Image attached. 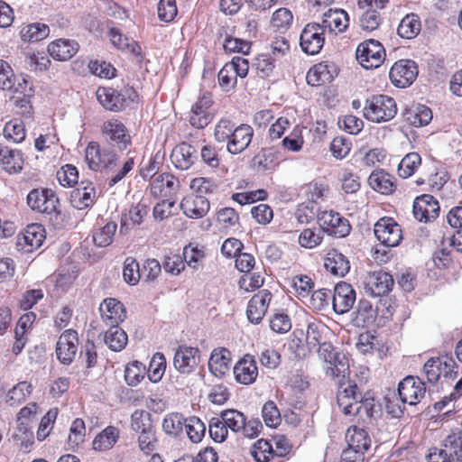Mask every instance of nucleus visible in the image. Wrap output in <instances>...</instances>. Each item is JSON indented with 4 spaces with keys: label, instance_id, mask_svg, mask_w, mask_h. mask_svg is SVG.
Segmentation results:
<instances>
[{
    "label": "nucleus",
    "instance_id": "f257e3e1",
    "mask_svg": "<svg viewBox=\"0 0 462 462\" xmlns=\"http://www.w3.org/2000/svg\"><path fill=\"white\" fill-rule=\"evenodd\" d=\"M319 358L322 361L323 371L326 376L336 382L350 375L348 357L339 352L329 342L319 344L318 348Z\"/></svg>",
    "mask_w": 462,
    "mask_h": 462
},
{
    "label": "nucleus",
    "instance_id": "f03ea898",
    "mask_svg": "<svg viewBox=\"0 0 462 462\" xmlns=\"http://www.w3.org/2000/svg\"><path fill=\"white\" fill-rule=\"evenodd\" d=\"M118 158L115 148L108 144L101 146L97 141L89 142L84 151L85 162L95 172L112 171L116 166Z\"/></svg>",
    "mask_w": 462,
    "mask_h": 462
},
{
    "label": "nucleus",
    "instance_id": "7ed1b4c3",
    "mask_svg": "<svg viewBox=\"0 0 462 462\" xmlns=\"http://www.w3.org/2000/svg\"><path fill=\"white\" fill-rule=\"evenodd\" d=\"M397 104L393 97L378 94L373 95L365 100L363 107L364 117L372 123L389 122L396 116Z\"/></svg>",
    "mask_w": 462,
    "mask_h": 462
},
{
    "label": "nucleus",
    "instance_id": "20e7f679",
    "mask_svg": "<svg viewBox=\"0 0 462 462\" xmlns=\"http://www.w3.org/2000/svg\"><path fill=\"white\" fill-rule=\"evenodd\" d=\"M223 420L232 432L248 439L259 436L263 424L258 419H247L242 411L236 409H227L220 412Z\"/></svg>",
    "mask_w": 462,
    "mask_h": 462
},
{
    "label": "nucleus",
    "instance_id": "39448f33",
    "mask_svg": "<svg viewBox=\"0 0 462 462\" xmlns=\"http://www.w3.org/2000/svg\"><path fill=\"white\" fill-rule=\"evenodd\" d=\"M423 373L430 383H436L441 376L454 379L458 375L457 365L452 356L445 354L429 358L423 366Z\"/></svg>",
    "mask_w": 462,
    "mask_h": 462
},
{
    "label": "nucleus",
    "instance_id": "423d86ee",
    "mask_svg": "<svg viewBox=\"0 0 462 462\" xmlns=\"http://www.w3.org/2000/svg\"><path fill=\"white\" fill-rule=\"evenodd\" d=\"M100 134L107 144L123 152L132 145V136L126 125L118 118L105 120L100 125Z\"/></svg>",
    "mask_w": 462,
    "mask_h": 462
},
{
    "label": "nucleus",
    "instance_id": "0eeeda50",
    "mask_svg": "<svg viewBox=\"0 0 462 462\" xmlns=\"http://www.w3.org/2000/svg\"><path fill=\"white\" fill-rule=\"evenodd\" d=\"M356 58L363 68L373 69L379 68L383 63L386 52L379 41L368 39L358 44Z\"/></svg>",
    "mask_w": 462,
    "mask_h": 462
},
{
    "label": "nucleus",
    "instance_id": "6e6552de",
    "mask_svg": "<svg viewBox=\"0 0 462 462\" xmlns=\"http://www.w3.org/2000/svg\"><path fill=\"white\" fill-rule=\"evenodd\" d=\"M26 200L32 211L49 216L60 213V200L51 189H33L28 193Z\"/></svg>",
    "mask_w": 462,
    "mask_h": 462
},
{
    "label": "nucleus",
    "instance_id": "1a4fd4ad",
    "mask_svg": "<svg viewBox=\"0 0 462 462\" xmlns=\"http://www.w3.org/2000/svg\"><path fill=\"white\" fill-rule=\"evenodd\" d=\"M248 71V60L242 57H234L219 70L217 74L218 84L224 91L233 90L237 84V78H245Z\"/></svg>",
    "mask_w": 462,
    "mask_h": 462
},
{
    "label": "nucleus",
    "instance_id": "9d476101",
    "mask_svg": "<svg viewBox=\"0 0 462 462\" xmlns=\"http://www.w3.org/2000/svg\"><path fill=\"white\" fill-rule=\"evenodd\" d=\"M443 446L444 448L430 449L428 462H462V437L450 433Z\"/></svg>",
    "mask_w": 462,
    "mask_h": 462
},
{
    "label": "nucleus",
    "instance_id": "9b49d317",
    "mask_svg": "<svg viewBox=\"0 0 462 462\" xmlns=\"http://www.w3.org/2000/svg\"><path fill=\"white\" fill-rule=\"evenodd\" d=\"M374 232L378 241L386 247L397 246L402 240L401 226L390 217H381L374 224Z\"/></svg>",
    "mask_w": 462,
    "mask_h": 462
},
{
    "label": "nucleus",
    "instance_id": "f8f14e48",
    "mask_svg": "<svg viewBox=\"0 0 462 462\" xmlns=\"http://www.w3.org/2000/svg\"><path fill=\"white\" fill-rule=\"evenodd\" d=\"M46 238L42 225L32 223L28 225L16 236V249L22 253H32L37 250Z\"/></svg>",
    "mask_w": 462,
    "mask_h": 462
},
{
    "label": "nucleus",
    "instance_id": "ddd939ff",
    "mask_svg": "<svg viewBox=\"0 0 462 462\" xmlns=\"http://www.w3.org/2000/svg\"><path fill=\"white\" fill-rule=\"evenodd\" d=\"M318 221L322 232L337 237H346L351 231L349 221L338 212L325 210L319 214Z\"/></svg>",
    "mask_w": 462,
    "mask_h": 462
},
{
    "label": "nucleus",
    "instance_id": "4468645a",
    "mask_svg": "<svg viewBox=\"0 0 462 462\" xmlns=\"http://www.w3.org/2000/svg\"><path fill=\"white\" fill-rule=\"evenodd\" d=\"M418 66L411 60H399L393 63L389 71V78L396 88L411 86L418 76Z\"/></svg>",
    "mask_w": 462,
    "mask_h": 462
},
{
    "label": "nucleus",
    "instance_id": "2eb2a0df",
    "mask_svg": "<svg viewBox=\"0 0 462 462\" xmlns=\"http://www.w3.org/2000/svg\"><path fill=\"white\" fill-rule=\"evenodd\" d=\"M79 347V335L73 328L65 329L58 338L55 347L57 359L65 365H70Z\"/></svg>",
    "mask_w": 462,
    "mask_h": 462
},
{
    "label": "nucleus",
    "instance_id": "dca6fc26",
    "mask_svg": "<svg viewBox=\"0 0 462 462\" xmlns=\"http://www.w3.org/2000/svg\"><path fill=\"white\" fill-rule=\"evenodd\" d=\"M398 394L402 402L416 405L425 397V383L418 376L408 375L398 384Z\"/></svg>",
    "mask_w": 462,
    "mask_h": 462
},
{
    "label": "nucleus",
    "instance_id": "f3484780",
    "mask_svg": "<svg viewBox=\"0 0 462 462\" xmlns=\"http://www.w3.org/2000/svg\"><path fill=\"white\" fill-rule=\"evenodd\" d=\"M199 362L200 351L198 347L181 345L176 348L173 356V366L180 374H191L196 370Z\"/></svg>",
    "mask_w": 462,
    "mask_h": 462
},
{
    "label": "nucleus",
    "instance_id": "a211bd4d",
    "mask_svg": "<svg viewBox=\"0 0 462 462\" xmlns=\"http://www.w3.org/2000/svg\"><path fill=\"white\" fill-rule=\"evenodd\" d=\"M324 29L319 23H308L302 30L300 37V45L307 54H318L325 42Z\"/></svg>",
    "mask_w": 462,
    "mask_h": 462
},
{
    "label": "nucleus",
    "instance_id": "6ab92c4d",
    "mask_svg": "<svg viewBox=\"0 0 462 462\" xmlns=\"http://www.w3.org/2000/svg\"><path fill=\"white\" fill-rule=\"evenodd\" d=\"M101 320L107 327H118L126 318L124 304L115 298L105 299L99 306Z\"/></svg>",
    "mask_w": 462,
    "mask_h": 462
},
{
    "label": "nucleus",
    "instance_id": "aec40b11",
    "mask_svg": "<svg viewBox=\"0 0 462 462\" xmlns=\"http://www.w3.org/2000/svg\"><path fill=\"white\" fill-rule=\"evenodd\" d=\"M273 300V294L269 290H260L248 301L246 308V316L253 324H259L264 318L270 303Z\"/></svg>",
    "mask_w": 462,
    "mask_h": 462
},
{
    "label": "nucleus",
    "instance_id": "412c9836",
    "mask_svg": "<svg viewBox=\"0 0 462 462\" xmlns=\"http://www.w3.org/2000/svg\"><path fill=\"white\" fill-rule=\"evenodd\" d=\"M356 294L351 284L346 282H339L334 288L332 295L333 310L339 315L348 312L355 301Z\"/></svg>",
    "mask_w": 462,
    "mask_h": 462
},
{
    "label": "nucleus",
    "instance_id": "4be33fe9",
    "mask_svg": "<svg viewBox=\"0 0 462 462\" xmlns=\"http://www.w3.org/2000/svg\"><path fill=\"white\" fill-rule=\"evenodd\" d=\"M412 212L414 217L420 222L431 221L439 216V201L430 194L418 196L414 199Z\"/></svg>",
    "mask_w": 462,
    "mask_h": 462
},
{
    "label": "nucleus",
    "instance_id": "5701e85b",
    "mask_svg": "<svg viewBox=\"0 0 462 462\" xmlns=\"http://www.w3.org/2000/svg\"><path fill=\"white\" fill-rule=\"evenodd\" d=\"M212 105L210 93L201 95L191 107L190 125L198 129L205 128L212 120V114L209 111Z\"/></svg>",
    "mask_w": 462,
    "mask_h": 462
},
{
    "label": "nucleus",
    "instance_id": "b1692460",
    "mask_svg": "<svg viewBox=\"0 0 462 462\" xmlns=\"http://www.w3.org/2000/svg\"><path fill=\"white\" fill-rule=\"evenodd\" d=\"M236 381L238 383L249 385L254 383L258 376V367L254 356L245 355L233 368Z\"/></svg>",
    "mask_w": 462,
    "mask_h": 462
},
{
    "label": "nucleus",
    "instance_id": "393cba45",
    "mask_svg": "<svg viewBox=\"0 0 462 462\" xmlns=\"http://www.w3.org/2000/svg\"><path fill=\"white\" fill-rule=\"evenodd\" d=\"M424 174L427 176L429 189L432 192L439 191L449 180V173L443 163L437 160H430L424 163Z\"/></svg>",
    "mask_w": 462,
    "mask_h": 462
},
{
    "label": "nucleus",
    "instance_id": "a878e982",
    "mask_svg": "<svg viewBox=\"0 0 462 462\" xmlns=\"http://www.w3.org/2000/svg\"><path fill=\"white\" fill-rule=\"evenodd\" d=\"M394 286L393 275L383 271H374L366 278L365 289L374 296L387 295Z\"/></svg>",
    "mask_w": 462,
    "mask_h": 462
},
{
    "label": "nucleus",
    "instance_id": "bb28decb",
    "mask_svg": "<svg viewBox=\"0 0 462 462\" xmlns=\"http://www.w3.org/2000/svg\"><path fill=\"white\" fill-rule=\"evenodd\" d=\"M96 95L100 105L108 111L120 112L127 106L125 95L116 88L99 87Z\"/></svg>",
    "mask_w": 462,
    "mask_h": 462
},
{
    "label": "nucleus",
    "instance_id": "cd10ccee",
    "mask_svg": "<svg viewBox=\"0 0 462 462\" xmlns=\"http://www.w3.org/2000/svg\"><path fill=\"white\" fill-rule=\"evenodd\" d=\"M97 199V190L93 182L83 180L79 186L71 192L70 202L72 206L83 210L91 207Z\"/></svg>",
    "mask_w": 462,
    "mask_h": 462
},
{
    "label": "nucleus",
    "instance_id": "c85d7f7f",
    "mask_svg": "<svg viewBox=\"0 0 462 462\" xmlns=\"http://www.w3.org/2000/svg\"><path fill=\"white\" fill-rule=\"evenodd\" d=\"M254 136L253 128L246 124H242L233 129V134L226 143V149L232 154L244 152L251 143Z\"/></svg>",
    "mask_w": 462,
    "mask_h": 462
},
{
    "label": "nucleus",
    "instance_id": "c756f323",
    "mask_svg": "<svg viewBox=\"0 0 462 462\" xmlns=\"http://www.w3.org/2000/svg\"><path fill=\"white\" fill-rule=\"evenodd\" d=\"M324 268L333 276L344 277L350 271V262L337 249L331 248L324 257Z\"/></svg>",
    "mask_w": 462,
    "mask_h": 462
},
{
    "label": "nucleus",
    "instance_id": "7c9ffc66",
    "mask_svg": "<svg viewBox=\"0 0 462 462\" xmlns=\"http://www.w3.org/2000/svg\"><path fill=\"white\" fill-rule=\"evenodd\" d=\"M79 48V46L77 42L60 38L48 44L47 51L55 60L67 61L76 55Z\"/></svg>",
    "mask_w": 462,
    "mask_h": 462
},
{
    "label": "nucleus",
    "instance_id": "2f4dec72",
    "mask_svg": "<svg viewBox=\"0 0 462 462\" xmlns=\"http://www.w3.org/2000/svg\"><path fill=\"white\" fill-rule=\"evenodd\" d=\"M180 206L184 215L194 219L206 216L210 208L208 199L194 194L185 196Z\"/></svg>",
    "mask_w": 462,
    "mask_h": 462
},
{
    "label": "nucleus",
    "instance_id": "473e14b6",
    "mask_svg": "<svg viewBox=\"0 0 462 462\" xmlns=\"http://www.w3.org/2000/svg\"><path fill=\"white\" fill-rule=\"evenodd\" d=\"M0 164L3 171L10 175L20 173L24 164L23 152L0 144Z\"/></svg>",
    "mask_w": 462,
    "mask_h": 462
},
{
    "label": "nucleus",
    "instance_id": "72a5a7b5",
    "mask_svg": "<svg viewBox=\"0 0 462 462\" xmlns=\"http://www.w3.org/2000/svg\"><path fill=\"white\" fill-rule=\"evenodd\" d=\"M149 211L150 208L145 199H141L138 203L133 204L122 217L121 231H127L140 226Z\"/></svg>",
    "mask_w": 462,
    "mask_h": 462
},
{
    "label": "nucleus",
    "instance_id": "f704fd0d",
    "mask_svg": "<svg viewBox=\"0 0 462 462\" xmlns=\"http://www.w3.org/2000/svg\"><path fill=\"white\" fill-rule=\"evenodd\" d=\"M178 183V179L173 174L162 172L150 180V192L154 198L167 197L172 194Z\"/></svg>",
    "mask_w": 462,
    "mask_h": 462
},
{
    "label": "nucleus",
    "instance_id": "c9c22d12",
    "mask_svg": "<svg viewBox=\"0 0 462 462\" xmlns=\"http://www.w3.org/2000/svg\"><path fill=\"white\" fill-rule=\"evenodd\" d=\"M196 153L197 151L191 144L182 142L172 149L171 161L177 169L188 170L194 164Z\"/></svg>",
    "mask_w": 462,
    "mask_h": 462
},
{
    "label": "nucleus",
    "instance_id": "e433bc0d",
    "mask_svg": "<svg viewBox=\"0 0 462 462\" xmlns=\"http://www.w3.org/2000/svg\"><path fill=\"white\" fill-rule=\"evenodd\" d=\"M320 25L331 32H343L349 25V17L343 9H328L323 14Z\"/></svg>",
    "mask_w": 462,
    "mask_h": 462
},
{
    "label": "nucleus",
    "instance_id": "4c0bfd02",
    "mask_svg": "<svg viewBox=\"0 0 462 462\" xmlns=\"http://www.w3.org/2000/svg\"><path fill=\"white\" fill-rule=\"evenodd\" d=\"M231 353L225 347L215 348L208 360V368L217 377L226 374L230 369Z\"/></svg>",
    "mask_w": 462,
    "mask_h": 462
},
{
    "label": "nucleus",
    "instance_id": "58836bf2",
    "mask_svg": "<svg viewBox=\"0 0 462 462\" xmlns=\"http://www.w3.org/2000/svg\"><path fill=\"white\" fill-rule=\"evenodd\" d=\"M370 187L383 195H390L396 189L395 178L383 169L374 171L369 178Z\"/></svg>",
    "mask_w": 462,
    "mask_h": 462
},
{
    "label": "nucleus",
    "instance_id": "ea45409f",
    "mask_svg": "<svg viewBox=\"0 0 462 462\" xmlns=\"http://www.w3.org/2000/svg\"><path fill=\"white\" fill-rule=\"evenodd\" d=\"M334 65L328 62H319L312 66L306 75L307 83L318 87L329 83L334 79Z\"/></svg>",
    "mask_w": 462,
    "mask_h": 462
},
{
    "label": "nucleus",
    "instance_id": "a19ab883",
    "mask_svg": "<svg viewBox=\"0 0 462 462\" xmlns=\"http://www.w3.org/2000/svg\"><path fill=\"white\" fill-rule=\"evenodd\" d=\"M404 120L411 125L420 127L427 125L432 119L430 107L421 104H412L403 112Z\"/></svg>",
    "mask_w": 462,
    "mask_h": 462
},
{
    "label": "nucleus",
    "instance_id": "79ce46f5",
    "mask_svg": "<svg viewBox=\"0 0 462 462\" xmlns=\"http://www.w3.org/2000/svg\"><path fill=\"white\" fill-rule=\"evenodd\" d=\"M346 440L350 448L356 452H365L371 446V439L364 428L350 426L346 432Z\"/></svg>",
    "mask_w": 462,
    "mask_h": 462
},
{
    "label": "nucleus",
    "instance_id": "37998d69",
    "mask_svg": "<svg viewBox=\"0 0 462 462\" xmlns=\"http://www.w3.org/2000/svg\"><path fill=\"white\" fill-rule=\"evenodd\" d=\"M111 43L120 51H127L136 58L143 59L142 48L135 41H129L128 37L122 33L121 30L113 27L108 32Z\"/></svg>",
    "mask_w": 462,
    "mask_h": 462
},
{
    "label": "nucleus",
    "instance_id": "c03bdc74",
    "mask_svg": "<svg viewBox=\"0 0 462 462\" xmlns=\"http://www.w3.org/2000/svg\"><path fill=\"white\" fill-rule=\"evenodd\" d=\"M353 323L356 327L365 328L375 325L377 327L376 314L373 304L367 300H360L354 312Z\"/></svg>",
    "mask_w": 462,
    "mask_h": 462
},
{
    "label": "nucleus",
    "instance_id": "a18cd8bd",
    "mask_svg": "<svg viewBox=\"0 0 462 462\" xmlns=\"http://www.w3.org/2000/svg\"><path fill=\"white\" fill-rule=\"evenodd\" d=\"M421 30V23L419 15L411 13L404 16L397 28L400 37L407 40L415 38Z\"/></svg>",
    "mask_w": 462,
    "mask_h": 462
},
{
    "label": "nucleus",
    "instance_id": "49530a36",
    "mask_svg": "<svg viewBox=\"0 0 462 462\" xmlns=\"http://www.w3.org/2000/svg\"><path fill=\"white\" fill-rule=\"evenodd\" d=\"M250 453L256 462H278L273 443L265 439H260L254 442Z\"/></svg>",
    "mask_w": 462,
    "mask_h": 462
},
{
    "label": "nucleus",
    "instance_id": "de8ad7c7",
    "mask_svg": "<svg viewBox=\"0 0 462 462\" xmlns=\"http://www.w3.org/2000/svg\"><path fill=\"white\" fill-rule=\"evenodd\" d=\"M119 430L115 426H107L93 440V448L105 451L112 448L119 439Z\"/></svg>",
    "mask_w": 462,
    "mask_h": 462
},
{
    "label": "nucleus",
    "instance_id": "09e8293b",
    "mask_svg": "<svg viewBox=\"0 0 462 462\" xmlns=\"http://www.w3.org/2000/svg\"><path fill=\"white\" fill-rule=\"evenodd\" d=\"M32 393V384L22 381L14 385L6 393L5 402L10 406H17L25 402Z\"/></svg>",
    "mask_w": 462,
    "mask_h": 462
},
{
    "label": "nucleus",
    "instance_id": "8fccbe9b",
    "mask_svg": "<svg viewBox=\"0 0 462 462\" xmlns=\"http://www.w3.org/2000/svg\"><path fill=\"white\" fill-rule=\"evenodd\" d=\"M105 343L115 352L122 351L127 345L128 337L125 331L118 327H110L105 332Z\"/></svg>",
    "mask_w": 462,
    "mask_h": 462
},
{
    "label": "nucleus",
    "instance_id": "3c124183",
    "mask_svg": "<svg viewBox=\"0 0 462 462\" xmlns=\"http://www.w3.org/2000/svg\"><path fill=\"white\" fill-rule=\"evenodd\" d=\"M50 28L42 23H33L24 26L21 30V39L25 42H37L47 38Z\"/></svg>",
    "mask_w": 462,
    "mask_h": 462
},
{
    "label": "nucleus",
    "instance_id": "603ef678",
    "mask_svg": "<svg viewBox=\"0 0 462 462\" xmlns=\"http://www.w3.org/2000/svg\"><path fill=\"white\" fill-rule=\"evenodd\" d=\"M357 422L362 426L371 423L374 412L376 411L375 399L370 396L368 393H366L364 395H362L357 405Z\"/></svg>",
    "mask_w": 462,
    "mask_h": 462
},
{
    "label": "nucleus",
    "instance_id": "864d4df0",
    "mask_svg": "<svg viewBox=\"0 0 462 462\" xmlns=\"http://www.w3.org/2000/svg\"><path fill=\"white\" fill-rule=\"evenodd\" d=\"M421 165V157L416 152L407 153L400 162L397 169L399 177L407 179L411 177Z\"/></svg>",
    "mask_w": 462,
    "mask_h": 462
},
{
    "label": "nucleus",
    "instance_id": "5fc2aeb1",
    "mask_svg": "<svg viewBox=\"0 0 462 462\" xmlns=\"http://www.w3.org/2000/svg\"><path fill=\"white\" fill-rule=\"evenodd\" d=\"M338 180L341 189L346 194L356 193L361 188L360 177L348 167L339 171Z\"/></svg>",
    "mask_w": 462,
    "mask_h": 462
},
{
    "label": "nucleus",
    "instance_id": "6e6d98bb",
    "mask_svg": "<svg viewBox=\"0 0 462 462\" xmlns=\"http://www.w3.org/2000/svg\"><path fill=\"white\" fill-rule=\"evenodd\" d=\"M4 137L14 143H22L26 137V130L22 120L14 118L5 123L3 129Z\"/></svg>",
    "mask_w": 462,
    "mask_h": 462
},
{
    "label": "nucleus",
    "instance_id": "4d7b16f0",
    "mask_svg": "<svg viewBox=\"0 0 462 462\" xmlns=\"http://www.w3.org/2000/svg\"><path fill=\"white\" fill-rule=\"evenodd\" d=\"M291 284L296 297L303 300V299H307L310 295L315 282L309 275L298 274L292 277Z\"/></svg>",
    "mask_w": 462,
    "mask_h": 462
},
{
    "label": "nucleus",
    "instance_id": "13d9d810",
    "mask_svg": "<svg viewBox=\"0 0 462 462\" xmlns=\"http://www.w3.org/2000/svg\"><path fill=\"white\" fill-rule=\"evenodd\" d=\"M26 69L32 72H43L51 66L50 58L43 51H33L25 54Z\"/></svg>",
    "mask_w": 462,
    "mask_h": 462
},
{
    "label": "nucleus",
    "instance_id": "bf43d9fd",
    "mask_svg": "<svg viewBox=\"0 0 462 462\" xmlns=\"http://www.w3.org/2000/svg\"><path fill=\"white\" fill-rule=\"evenodd\" d=\"M130 427L137 433L153 430L151 413L143 409L135 410L131 415Z\"/></svg>",
    "mask_w": 462,
    "mask_h": 462
},
{
    "label": "nucleus",
    "instance_id": "052dcab7",
    "mask_svg": "<svg viewBox=\"0 0 462 462\" xmlns=\"http://www.w3.org/2000/svg\"><path fill=\"white\" fill-rule=\"evenodd\" d=\"M254 161L259 168L273 171L280 164L281 155L273 148H264L255 156Z\"/></svg>",
    "mask_w": 462,
    "mask_h": 462
},
{
    "label": "nucleus",
    "instance_id": "680f3d73",
    "mask_svg": "<svg viewBox=\"0 0 462 462\" xmlns=\"http://www.w3.org/2000/svg\"><path fill=\"white\" fill-rule=\"evenodd\" d=\"M324 239L322 230L314 228L303 229L298 237L299 245L306 249H313L319 246Z\"/></svg>",
    "mask_w": 462,
    "mask_h": 462
},
{
    "label": "nucleus",
    "instance_id": "e2e57ef3",
    "mask_svg": "<svg viewBox=\"0 0 462 462\" xmlns=\"http://www.w3.org/2000/svg\"><path fill=\"white\" fill-rule=\"evenodd\" d=\"M184 426L191 442L199 443L205 437L206 425L199 418L193 416L186 419Z\"/></svg>",
    "mask_w": 462,
    "mask_h": 462
},
{
    "label": "nucleus",
    "instance_id": "0e129e2a",
    "mask_svg": "<svg viewBox=\"0 0 462 462\" xmlns=\"http://www.w3.org/2000/svg\"><path fill=\"white\" fill-rule=\"evenodd\" d=\"M146 374L145 365L139 361L130 362L125 369V380L128 385L139 384Z\"/></svg>",
    "mask_w": 462,
    "mask_h": 462
},
{
    "label": "nucleus",
    "instance_id": "69168bd1",
    "mask_svg": "<svg viewBox=\"0 0 462 462\" xmlns=\"http://www.w3.org/2000/svg\"><path fill=\"white\" fill-rule=\"evenodd\" d=\"M123 278L129 285H136L142 279L141 267L134 257H126L124 262Z\"/></svg>",
    "mask_w": 462,
    "mask_h": 462
},
{
    "label": "nucleus",
    "instance_id": "338daca9",
    "mask_svg": "<svg viewBox=\"0 0 462 462\" xmlns=\"http://www.w3.org/2000/svg\"><path fill=\"white\" fill-rule=\"evenodd\" d=\"M186 419L179 412L167 414L162 420V430L168 435H179L183 429Z\"/></svg>",
    "mask_w": 462,
    "mask_h": 462
},
{
    "label": "nucleus",
    "instance_id": "774afa93",
    "mask_svg": "<svg viewBox=\"0 0 462 462\" xmlns=\"http://www.w3.org/2000/svg\"><path fill=\"white\" fill-rule=\"evenodd\" d=\"M59 183L65 188L74 187L79 182V171L73 164H65L56 174Z\"/></svg>",
    "mask_w": 462,
    "mask_h": 462
}]
</instances>
